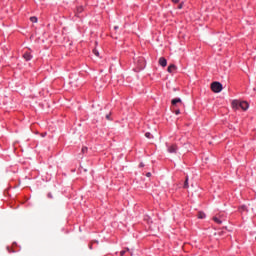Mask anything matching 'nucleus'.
Wrapping results in <instances>:
<instances>
[{
  "label": "nucleus",
  "mask_w": 256,
  "mask_h": 256,
  "mask_svg": "<svg viewBox=\"0 0 256 256\" xmlns=\"http://www.w3.org/2000/svg\"><path fill=\"white\" fill-rule=\"evenodd\" d=\"M114 29H119V27L115 26Z\"/></svg>",
  "instance_id": "obj_22"
},
{
  "label": "nucleus",
  "mask_w": 256,
  "mask_h": 256,
  "mask_svg": "<svg viewBox=\"0 0 256 256\" xmlns=\"http://www.w3.org/2000/svg\"><path fill=\"white\" fill-rule=\"evenodd\" d=\"M77 12H78V13H83V6H79V7L77 8Z\"/></svg>",
  "instance_id": "obj_17"
},
{
  "label": "nucleus",
  "mask_w": 256,
  "mask_h": 256,
  "mask_svg": "<svg viewBox=\"0 0 256 256\" xmlns=\"http://www.w3.org/2000/svg\"><path fill=\"white\" fill-rule=\"evenodd\" d=\"M106 118L109 119V115H107Z\"/></svg>",
  "instance_id": "obj_24"
},
{
  "label": "nucleus",
  "mask_w": 256,
  "mask_h": 256,
  "mask_svg": "<svg viewBox=\"0 0 256 256\" xmlns=\"http://www.w3.org/2000/svg\"><path fill=\"white\" fill-rule=\"evenodd\" d=\"M180 0H172L173 3H179Z\"/></svg>",
  "instance_id": "obj_20"
},
{
  "label": "nucleus",
  "mask_w": 256,
  "mask_h": 256,
  "mask_svg": "<svg viewBox=\"0 0 256 256\" xmlns=\"http://www.w3.org/2000/svg\"><path fill=\"white\" fill-rule=\"evenodd\" d=\"M140 64L138 65V71H141L142 69H145V60L143 58H140Z\"/></svg>",
  "instance_id": "obj_9"
},
{
  "label": "nucleus",
  "mask_w": 256,
  "mask_h": 256,
  "mask_svg": "<svg viewBox=\"0 0 256 256\" xmlns=\"http://www.w3.org/2000/svg\"><path fill=\"white\" fill-rule=\"evenodd\" d=\"M82 151H85V148H83Z\"/></svg>",
  "instance_id": "obj_25"
},
{
  "label": "nucleus",
  "mask_w": 256,
  "mask_h": 256,
  "mask_svg": "<svg viewBox=\"0 0 256 256\" xmlns=\"http://www.w3.org/2000/svg\"><path fill=\"white\" fill-rule=\"evenodd\" d=\"M126 252H127V251L122 250V251L120 252V255L123 256V255H125Z\"/></svg>",
  "instance_id": "obj_19"
},
{
  "label": "nucleus",
  "mask_w": 256,
  "mask_h": 256,
  "mask_svg": "<svg viewBox=\"0 0 256 256\" xmlns=\"http://www.w3.org/2000/svg\"><path fill=\"white\" fill-rule=\"evenodd\" d=\"M150 176H151V173H148V174H147V177H150Z\"/></svg>",
  "instance_id": "obj_21"
},
{
  "label": "nucleus",
  "mask_w": 256,
  "mask_h": 256,
  "mask_svg": "<svg viewBox=\"0 0 256 256\" xmlns=\"http://www.w3.org/2000/svg\"><path fill=\"white\" fill-rule=\"evenodd\" d=\"M126 251H129V248H127Z\"/></svg>",
  "instance_id": "obj_26"
},
{
  "label": "nucleus",
  "mask_w": 256,
  "mask_h": 256,
  "mask_svg": "<svg viewBox=\"0 0 256 256\" xmlns=\"http://www.w3.org/2000/svg\"><path fill=\"white\" fill-rule=\"evenodd\" d=\"M183 188L184 189H189V176H186Z\"/></svg>",
  "instance_id": "obj_11"
},
{
  "label": "nucleus",
  "mask_w": 256,
  "mask_h": 256,
  "mask_svg": "<svg viewBox=\"0 0 256 256\" xmlns=\"http://www.w3.org/2000/svg\"><path fill=\"white\" fill-rule=\"evenodd\" d=\"M211 89L214 93H221V91H223V84H221V82H213Z\"/></svg>",
  "instance_id": "obj_1"
},
{
  "label": "nucleus",
  "mask_w": 256,
  "mask_h": 256,
  "mask_svg": "<svg viewBox=\"0 0 256 256\" xmlns=\"http://www.w3.org/2000/svg\"><path fill=\"white\" fill-rule=\"evenodd\" d=\"M23 57H24L25 61H31V59H33V55H31V53H29V52H25L23 54Z\"/></svg>",
  "instance_id": "obj_7"
},
{
  "label": "nucleus",
  "mask_w": 256,
  "mask_h": 256,
  "mask_svg": "<svg viewBox=\"0 0 256 256\" xmlns=\"http://www.w3.org/2000/svg\"><path fill=\"white\" fill-rule=\"evenodd\" d=\"M167 151L168 153H177V151H179V148L177 147V145L172 144L168 146Z\"/></svg>",
  "instance_id": "obj_2"
},
{
  "label": "nucleus",
  "mask_w": 256,
  "mask_h": 256,
  "mask_svg": "<svg viewBox=\"0 0 256 256\" xmlns=\"http://www.w3.org/2000/svg\"><path fill=\"white\" fill-rule=\"evenodd\" d=\"M93 53L96 57H99V50L98 49H94Z\"/></svg>",
  "instance_id": "obj_16"
},
{
  "label": "nucleus",
  "mask_w": 256,
  "mask_h": 256,
  "mask_svg": "<svg viewBox=\"0 0 256 256\" xmlns=\"http://www.w3.org/2000/svg\"><path fill=\"white\" fill-rule=\"evenodd\" d=\"M232 109H235V111L241 109V102L239 100L232 101Z\"/></svg>",
  "instance_id": "obj_3"
},
{
  "label": "nucleus",
  "mask_w": 256,
  "mask_h": 256,
  "mask_svg": "<svg viewBox=\"0 0 256 256\" xmlns=\"http://www.w3.org/2000/svg\"><path fill=\"white\" fill-rule=\"evenodd\" d=\"M159 65H161V67H167V59H165L164 57H161L159 59Z\"/></svg>",
  "instance_id": "obj_8"
},
{
  "label": "nucleus",
  "mask_w": 256,
  "mask_h": 256,
  "mask_svg": "<svg viewBox=\"0 0 256 256\" xmlns=\"http://www.w3.org/2000/svg\"><path fill=\"white\" fill-rule=\"evenodd\" d=\"M31 23H37L38 19L35 16L30 17Z\"/></svg>",
  "instance_id": "obj_15"
},
{
  "label": "nucleus",
  "mask_w": 256,
  "mask_h": 256,
  "mask_svg": "<svg viewBox=\"0 0 256 256\" xmlns=\"http://www.w3.org/2000/svg\"><path fill=\"white\" fill-rule=\"evenodd\" d=\"M145 137H146L147 139H153V135L151 134V132H146V133H145Z\"/></svg>",
  "instance_id": "obj_14"
},
{
  "label": "nucleus",
  "mask_w": 256,
  "mask_h": 256,
  "mask_svg": "<svg viewBox=\"0 0 256 256\" xmlns=\"http://www.w3.org/2000/svg\"><path fill=\"white\" fill-rule=\"evenodd\" d=\"M140 167H143V163L140 164Z\"/></svg>",
  "instance_id": "obj_23"
},
{
  "label": "nucleus",
  "mask_w": 256,
  "mask_h": 256,
  "mask_svg": "<svg viewBox=\"0 0 256 256\" xmlns=\"http://www.w3.org/2000/svg\"><path fill=\"white\" fill-rule=\"evenodd\" d=\"M181 114V110L177 109L175 110V115H180Z\"/></svg>",
  "instance_id": "obj_18"
},
{
  "label": "nucleus",
  "mask_w": 256,
  "mask_h": 256,
  "mask_svg": "<svg viewBox=\"0 0 256 256\" xmlns=\"http://www.w3.org/2000/svg\"><path fill=\"white\" fill-rule=\"evenodd\" d=\"M239 211H240V213H245V211H247V206H245V205L240 206Z\"/></svg>",
  "instance_id": "obj_12"
},
{
  "label": "nucleus",
  "mask_w": 256,
  "mask_h": 256,
  "mask_svg": "<svg viewBox=\"0 0 256 256\" xmlns=\"http://www.w3.org/2000/svg\"><path fill=\"white\" fill-rule=\"evenodd\" d=\"M240 109H242V111H247V109H249V103L247 101L240 102Z\"/></svg>",
  "instance_id": "obj_4"
},
{
  "label": "nucleus",
  "mask_w": 256,
  "mask_h": 256,
  "mask_svg": "<svg viewBox=\"0 0 256 256\" xmlns=\"http://www.w3.org/2000/svg\"><path fill=\"white\" fill-rule=\"evenodd\" d=\"M167 71L168 73H175V71H177V66H175L174 64H171L168 66Z\"/></svg>",
  "instance_id": "obj_6"
},
{
  "label": "nucleus",
  "mask_w": 256,
  "mask_h": 256,
  "mask_svg": "<svg viewBox=\"0 0 256 256\" xmlns=\"http://www.w3.org/2000/svg\"><path fill=\"white\" fill-rule=\"evenodd\" d=\"M213 221H215V223H217L218 225H221V223H223V221H225V217L220 216V217H214Z\"/></svg>",
  "instance_id": "obj_5"
},
{
  "label": "nucleus",
  "mask_w": 256,
  "mask_h": 256,
  "mask_svg": "<svg viewBox=\"0 0 256 256\" xmlns=\"http://www.w3.org/2000/svg\"><path fill=\"white\" fill-rule=\"evenodd\" d=\"M206 215L204 212H199L198 213V219H205Z\"/></svg>",
  "instance_id": "obj_13"
},
{
  "label": "nucleus",
  "mask_w": 256,
  "mask_h": 256,
  "mask_svg": "<svg viewBox=\"0 0 256 256\" xmlns=\"http://www.w3.org/2000/svg\"><path fill=\"white\" fill-rule=\"evenodd\" d=\"M177 103H180V105H183V103L181 102V98L172 99V105H177Z\"/></svg>",
  "instance_id": "obj_10"
}]
</instances>
